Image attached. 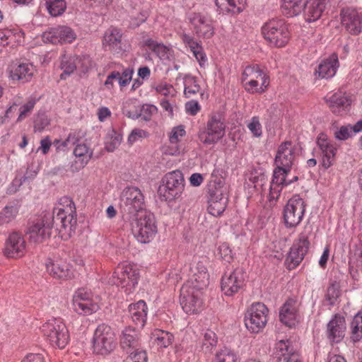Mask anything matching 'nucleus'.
I'll use <instances>...</instances> for the list:
<instances>
[{
    "instance_id": "nucleus-1",
    "label": "nucleus",
    "mask_w": 362,
    "mask_h": 362,
    "mask_svg": "<svg viewBox=\"0 0 362 362\" xmlns=\"http://www.w3.org/2000/svg\"><path fill=\"white\" fill-rule=\"evenodd\" d=\"M51 216L52 227L55 228L62 235L71 236L74 233L77 223L75 204L68 197L61 198L52 212H47Z\"/></svg>"
},
{
    "instance_id": "nucleus-2",
    "label": "nucleus",
    "mask_w": 362,
    "mask_h": 362,
    "mask_svg": "<svg viewBox=\"0 0 362 362\" xmlns=\"http://www.w3.org/2000/svg\"><path fill=\"white\" fill-rule=\"evenodd\" d=\"M120 209L124 221L139 216L144 207V197L141 191L136 187H127L120 198Z\"/></svg>"
},
{
    "instance_id": "nucleus-3",
    "label": "nucleus",
    "mask_w": 362,
    "mask_h": 362,
    "mask_svg": "<svg viewBox=\"0 0 362 362\" xmlns=\"http://www.w3.org/2000/svg\"><path fill=\"white\" fill-rule=\"evenodd\" d=\"M125 222L129 223L135 238L141 243H149L157 233V226L153 214L145 211Z\"/></svg>"
},
{
    "instance_id": "nucleus-4",
    "label": "nucleus",
    "mask_w": 362,
    "mask_h": 362,
    "mask_svg": "<svg viewBox=\"0 0 362 362\" xmlns=\"http://www.w3.org/2000/svg\"><path fill=\"white\" fill-rule=\"evenodd\" d=\"M185 188V180L182 173L176 170L168 173L162 179L158 194L161 200L173 201L180 197Z\"/></svg>"
},
{
    "instance_id": "nucleus-5",
    "label": "nucleus",
    "mask_w": 362,
    "mask_h": 362,
    "mask_svg": "<svg viewBox=\"0 0 362 362\" xmlns=\"http://www.w3.org/2000/svg\"><path fill=\"white\" fill-rule=\"evenodd\" d=\"M41 331L53 347L64 349L69 341V333L60 318H52L41 327Z\"/></svg>"
},
{
    "instance_id": "nucleus-6",
    "label": "nucleus",
    "mask_w": 362,
    "mask_h": 362,
    "mask_svg": "<svg viewBox=\"0 0 362 362\" xmlns=\"http://www.w3.org/2000/svg\"><path fill=\"white\" fill-rule=\"evenodd\" d=\"M262 33L271 46L284 47L289 40L288 26L283 19L269 20L262 26Z\"/></svg>"
},
{
    "instance_id": "nucleus-7",
    "label": "nucleus",
    "mask_w": 362,
    "mask_h": 362,
    "mask_svg": "<svg viewBox=\"0 0 362 362\" xmlns=\"http://www.w3.org/2000/svg\"><path fill=\"white\" fill-rule=\"evenodd\" d=\"M115 346V334L112 327L105 323L98 325L93 338V351L97 354L107 355Z\"/></svg>"
},
{
    "instance_id": "nucleus-8",
    "label": "nucleus",
    "mask_w": 362,
    "mask_h": 362,
    "mask_svg": "<svg viewBox=\"0 0 362 362\" xmlns=\"http://www.w3.org/2000/svg\"><path fill=\"white\" fill-rule=\"evenodd\" d=\"M305 207V202L299 194H294L288 199L283 211L286 228H296L300 223L304 217Z\"/></svg>"
},
{
    "instance_id": "nucleus-9",
    "label": "nucleus",
    "mask_w": 362,
    "mask_h": 362,
    "mask_svg": "<svg viewBox=\"0 0 362 362\" xmlns=\"http://www.w3.org/2000/svg\"><path fill=\"white\" fill-rule=\"evenodd\" d=\"M139 272L138 269L129 264L119 266L110 278V283L125 288L124 292L130 293L134 291L138 284Z\"/></svg>"
},
{
    "instance_id": "nucleus-10",
    "label": "nucleus",
    "mask_w": 362,
    "mask_h": 362,
    "mask_svg": "<svg viewBox=\"0 0 362 362\" xmlns=\"http://www.w3.org/2000/svg\"><path fill=\"white\" fill-rule=\"evenodd\" d=\"M226 126L218 114L210 116L206 127L199 132V140L206 145L217 143L225 135Z\"/></svg>"
},
{
    "instance_id": "nucleus-11",
    "label": "nucleus",
    "mask_w": 362,
    "mask_h": 362,
    "mask_svg": "<svg viewBox=\"0 0 362 362\" xmlns=\"http://www.w3.org/2000/svg\"><path fill=\"white\" fill-rule=\"evenodd\" d=\"M268 308L262 303H255L247 309L245 317L247 329L252 333H259L267 322Z\"/></svg>"
},
{
    "instance_id": "nucleus-12",
    "label": "nucleus",
    "mask_w": 362,
    "mask_h": 362,
    "mask_svg": "<svg viewBox=\"0 0 362 362\" xmlns=\"http://www.w3.org/2000/svg\"><path fill=\"white\" fill-rule=\"evenodd\" d=\"M295 148L291 141H285L281 143L278 147L276 154L274 158L276 168L274 170L273 175L278 182L276 176L289 173L291 166L295 158Z\"/></svg>"
},
{
    "instance_id": "nucleus-13",
    "label": "nucleus",
    "mask_w": 362,
    "mask_h": 362,
    "mask_svg": "<svg viewBox=\"0 0 362 362\" xmlns=\"http://www.w3.org/2000/svg\"><path fill=\"white\" fill-rule=\"evenodd\" d=\"M246 277V272L242 267L226 272L221 281L222 292L228 296L237 293L245 286Z\"/></svg>"
},
{
    "instance_id": "nucleus-14",
    "label": "nucleus",
    "mask_w": 362,
    "mask_h": 362,
    "mask_svg": "<svg viewBox=\"0 0 362 362\" xmlns=\"http://www.w3.org/2000/svg\"><path fill=\"white\" fill-rule=\"evenodd\" d=\"M208 211L214 216H221L227 205V198L223 197V182L218 180L208 187Z\"/></svg>"
},
{
    "instance_id": "nucleus-15",
    "label": "nucleus",
    "mask_w": 362,
    "mask_h": 362,
    "mask_svg": "<svg viewBox=\"0 0 362 362\" xmlns=\"http://www.w3.org/2000/svg\"><path fill=\"white\" fill-rule=\"evenodd\" d=\"M309 246L308 235L305 233H300L286 259V264L289 270L295 269L303 261Z\"/></svg>"
},
{
    "instance_id": "nucleus-16",
    "label": "nucleus",
    "mask_w": 362,
    "mask_h": 362,
    "mask_svg": "<svg viewBox=\"0 0 362 362\" xmlns=\"http://www.w3.org/2000/svg\"><path fill=\"white\" fill-rule=\"evenodd\" d=\"M318 151L314 149V156H321V165L325 169L332 166L336 160L337 148L328 140L325 134L321 133L316 139Z\"/></svg>"
},
{
    "instance_id": "nucleus-17",
    "label": "nucleus",
    "mask_w": 362,
    "mask_h": 362,
    "mask_svg": "<svg viewBox=\"0 0 362 362\" xmlns=\"http://www.w3.org/2000/svg\"><path fill=\"white\" fill-rule=\"evenodd\" d=\"M201 290L192 286L181 288L180 302L186 313L194 314L199 312L202 305Z\"/></svg>"
},
{
    "instance_id": "nucleus-18",
    "label": "nucleus",
    "mask_w": 362,
    "mask_h": 362,
    "mask_svg": "<svg viewBox=\"0 0 362 362\" xmlns=\"http://www.w3.org/2000/svg\"><path fill=\"white\" fill-rule=\"evenodd\" d=\"M51 216L47 212L42 217L33 224L28 230L29 238L34 243H41L49 238L52 233Z\"/></svg>"
},
{
    "instance_id": "nucleus-19",
    "label": "nucleus",
    "mask_w": 362,
    "mask_h": 362,
    "mask_svg": "<svg viewBox=\"0 0 362 362\" xmlns=\"http://www.w3.org/2000/svg\"><path fill=\"white\" fill-rule=\"evenodd\" d=\"M91 293L84 288L78 289L73 298L74 310L79 315H88L96 312L99 307L93 303Z\"/></svg>"
},
{
    "instance_id": "nucleus-20",
    "label": "nucleus",
    "mask_w": 362,
    "mask_h": 362,
    "mask_svg": "<svg viewBox=\"0 0 362 362\" xmlns=\"http://www.w3.org/2000/svg\"><path fill=\"white\" fill-rule=\"evenodd\" d=\"M76 37V35L74 31L71 28L65 25L52 28L42 35L43 41L52 44L71 43Z\"/></svg>"
},
{
    "instance_id": "nucleus-21",
    "label": "nucleus",
    "mask_w": 362,
    "mask_h": 362,
    "mask_svg": "<svg viewBox=\"0 0 362 362\" xmlns=\"http://www.w3.org/2000/svg\"><path fill=\"white\" fill-rule=\"evenodd\" d=\"M341 24L351 35L362 32V15L352 8H345L340 13Z\"/></svg>"
},
{
    "instance_id": "nucleus-22",
    "label": "nucleus",
    "mask_w": 362,
    "mask_h": 362,
    "mask_svg": "<svg viewBox=\"0 0 362 362\" xmlns=\"http://www.w3.org/2000/svg\"><path fill=\"white\" fill-rule=\"evenodd\" d=\"M332 0H310L303 9L305 19L308 22H315L331 6Z\"/></svg>"
},
{
    "instance_id": "nucleus-23",
    "label": "nucleus",
    "mask_w": 362,
    "mask_h": 362,
    "mask_svg": "<svg viewBox=\"0 0 362 362\" xmlns=\"http://www.w3.org/2000/svg\"><path fill=\"white\" fill-rule=\"evenodd\" d=\"M189 21L199 36L209 39L214 35V31L211 21L205 16L200 13H193L190 14Z\"/></svg>"
},
{
    "instance_id": "nucleus-24",
    "label": "nucleus",
    "mask_w": 362,
    "mask_h": 362,
    "mask_svg": "<svg viewBox=\"0 0 362 362\" xmlns=\"http://www.w3.org/2000/svg\"><path fill=\"white\" fill-rule=\"evenodd\" d=\"M346 322L344 317L335 315L327 324V335L329 341L340 342L345 336Z\"/></svg>"
},
{
    "instance_id": "nucleus-25",
    "label": "nucleus",
    "mask_w": 362,
    "mask_h": 362,
    "mask_svg": "<svg viewBox=\"0 0 362 362\" xmlns=\"http://www.w3.org/2000/svg\"><path fill=\"white\" fill-rule=\"evenodd\" d=\"M189 278L192 287L202 290L208 286L209 274L205 264L202 261H199L191 266Z\"/></svg>"
},
{
    "instance_id": "nucleus-26",
    "label": "nucleus",
    "mask_w": 362,
    "mask_h": 362,
    "mask_svg": "<svg viewBox=\"0 0 362 362\" xmlns=\"http://www.w3.org/2000/svg\"><path fill=\"white\" fill-rule=\"evenodd\" d=\"M279 318L282 323L289 327H294L299 321V314L297 302L293 299H288L285 302L279 311Z\"/></svg>"
},
{
    "instance_id": "nucleus-27",
    "label": "nucleus",
    "mask_w": 362,
    "mask_h": 362,
    "mask_svg": "<svg viewBox=\"0 0 362 362\" xmlns=\"http://www.w3.org/2000/svg\"><path fill=\"white\" fill-rule=\"evenodd\" d=\"M139 333L134 327H127L122 331L120 335V346L122 349L129 353L131 351L139 349Z\"/></svg>"
},
{
    "instance_id": "nucleus-28",
    "label": "nucleus",
    "mask_w": 362,
    "mask_h": 362,
    "mask_svg": "<svg viewBox=\"0 0 362 362\" xmlns=\"http://www.w3.org/2000/svg\"><path fill=\"white\" fill-rule=\"evenodd\" d=\"M45 267L47 272L56 279L66 280L72 275L69 264L64 262L48 259Z\"/></svg>"
},
{
    "instance_id": "nucleus-29",
    "label": "nucleus",
    "mask_w": 362,
    "mask_h": 362,
    "mask_svg": "<svg viewBox=\"0 0 362 362\" xmlns=\"http://www.w3.org/2000/svg\"><path fill=\"white\" fill-rule=\"evenodd\" d=\"M25 250V240L22 235L14 231L11 233L6 242L4 254L8 257H16L21 256Z\"/></svg>"
},
{
    "instance_id": "nucleus-30",
    "label": "nucleus",
    "mask_w": 362,
    "mask_h": 362,
    "mask_svg": "<svg viewBox=\"0 0 362 362\" xmlns=\"http://www.w3.org/2000/svg\"><path fill=\"white\" fill-rule=\"evenodd\" d=\"M339 67V60L337 55L332 54L327 59L323 60L315 70V74L320 78H331L337 72Z\"/></svg>"
},
{
    "instance_id": "nucleus-31",
    "label": "nucleus",
    "mask_w": 362,
    "mask_h": 362,
    "mask_svg": "<svg viewBox=\"0 0 362 362\" xmlns=\"http://www.w3.org/2000/svg\"><path fill=\"white\" fill-rule=\"evenodd\" d=\"M129 316L132 321L141 327L145 325L148 308L146 302L140 300L135 303H132L128 308Z\"/></svg>"
},
{
    "instance_id": "nucleus-32",
    "label": "nucleus",
    "mask_w": 362,
    "mask_h": 362,
    "mask_svg": "<svg viewBox=\"0 0 362 362\" xmlns=\"http://www.w3.org/2000/svg\"><path fill=\"white\" fill-rule=\"evenodd\" d=\"M288 173H285L279 176L278 182H276L274 178V175L272 177V180L271 182L270 188H269V201H276L281 194V192L284 186H288L292 184L294 182H296L298 180V176H294L292 179H287L286 177Z\"/></svg>"
},
{
    "instance_id": "nucleus-33",
    "label": "nucleus",
    "mask_w": 362,
    "mask_h": 362,
    "mask_svg": "<svg viewBox=\"0 0 362 362\" xmlns=\"http://www.w3.org/2000/svg\"><path fill=\"white\" fill-rule=\"evenodd\" d=\"M247 0H215L219 13L238 14L245 8Z\"/></svg>"
},
{
    "instance_id": "nucleus-34",
    "label": "nucleus",
    "mask_w": 362,
    "mask_h": 362,
    "mask_svg": "<svg viewBox=\"0 0 362 362\" xmlns=\"http://www.w3.org/2000/svg\"><path fill=\"white\" fill-rule=\"evenodd\" d=\"M33 75V66L27 63L12 66L10 70L11 78L13 81H19L23 83L29 81Z\"/></svg>"
},
{
    "instance_id": "nucleus-35",
    "label": "nucleus",
    "mask_w": 362,
    "mask_h": 362,
    "mask_svg": "<svg viewBox=\"0 0 362 362\" xmlns=\"http://www.w3.org/2000/svg\"><path fill=\"white\" fill-rule=\"evenodd\" d=\"M122 34L116 28H110L103 38V45L112 52H119L122 50Z\"/></svg>"
},
{
    "instance_id": "nucleus-36",
    "label": "nucleus",
    "mask_w": 362,
    "mask_h": 362,
    "mask_svg": "<svg viewBox=\"0 0 362 362\" xmlns=\"http://www.w3.org/2000/svg\"><path fill=\"white\" fill-rule=\"evenodd\" d=\"M276 353L283 356L285 362H300L297 356L293 353V349L291 347V342L288 339L280 340L275 345Z\"/></svg>"
},
{
    "instance_id": "nucleus-37",
    "label": "nucleus",
    "mask_w": 362,
    "mask_h": 362,
    "mask_svg": "<svg viewBox=\"0 0 362 362\" xmlns=\"http://www.w3.org/2000/svg\"><path fill=\"white\" fill-rule=\"evenodd\" d=\"M307 0H282L281 9L284 15L292 17L303 11Z\"/></svg>"
},
{
    "instance_id": "nucleus-38",
    "label": "nucleus",
    "mask_w": 362,
    "mask_h": 362,
    "mask_svg": "<svg viewBox=\"0 0 362 362\" xmlns=\"http://www.w3.org/2000/svg\"><path fill=\"white\" fill-rule=\"evenodd\" d=\"M329 107L334 114L340 115L350 105L348 98L341 93H334L327 100Z\"/></svg>"
},
{
    "instance_id": "nucleus-39",
    "label": "nucleus",
    "mask_w": 362,
    "mask_h": 362,
    "mask_svg": "<svg viewBox=\"0 0 362 362\" xmlns=\"http://www.w3.org/2000/svg\"><path fill=\"white\" fill-rule=\"evenodd\" d=\"M74 154L78 160L75 163L78 165V168H83L90 159L93 152L85 144H77L74 150Z\"/></svg>"
},
{
    "instance_id": "nucleus-40",
    "label": "nucleus",
    "mask_w": 362,
    "mask_h": 362,
    "mask_svg": "<svg viewBox=\"0 0 362 362\" xmlns=\"http://www.w3.org/2000/svg\"><path fill=\"white\" fill-rule=\"evenodd\" d=\"M152 339L153 343L157 345L158 348H167L169 346L173 339V335L166 331L157 329L152 333Z\"/></svg>"
},
{
    "instance_id": "nucleus-41",
    "label": "nucleus",
    "mask_w": 362,
    "mask_h": 362,
    "mask_svg": "<svg viewBox=\"0 0 362 362\" xmlns=\"http://www.w3.org/2000/svg\"><path fill=\"white\" fill-rule=\"evenodd\" d=\"M144 45L152 50L161 60L169 59V49L163 43H159L151 38L144 41Z\"/></svg>"
},
{
    "instance_id": "nucleus-42",
    "label": "nucleus",
    "mask_w": 362,
    "mask_h": 362,
    "mask_svg": "<svg viewBox=\"0 0 362 362\" xmlns=\"http://www.w3.org/2000/svg\"><path fill=\"white\" fill-rule=\"evenodd\" d=\"M45 6L52 16H61L66 10V4L64 0H45Z\"/></svg>"
},
{
    "instance_id": "nucleus-43",
    "label": "nucleus",
    "mask_w": 362,
    "mask_h": 362,
    "mask_svg": "<svg viewBox=\"0 0 362 362\" xmlns=\"http://www.w3.org/2000/svg\"><path fill=\"white\" fill-rule=\"evenodd\" d=\"M351 339L354 342L359 341L362 338V312L358 313L351 322Z\"/></svg>"
},
{
    "instance_id": "nucleus-44",
    "label": "nucleus",
    "mask_w": 362,
    "mask_h": 362,
    "mask_svg": "<svg viewBox=\"0 0 362 362\" xmlns=\"http://www.w3.org/2000/svg\"><path fill=\"white\" fill-rule=\"evenodd\" d=\"M217 342L216 333L211 329H207L203 334L202 349L206 353H211L216 346Z\"/></svg>"
},
{
    "instance_id": "nucleus-45",
    "label": "nucleus",
    "mask_w": 362,
    "mask_h": 362,
    "mask_svg": "<svg viewBox=\"0 0 362 362\" xmlns=\"http://www.w3.org/2000/svg\"><path fill=\"white\" fill-rule=\"evenodd\" d=\"M81 59L64 57L61 62V69L63 70V73L60 76V78L64 80L66 79L71 74H72L76 69L77 64L76 61L79 63Z\"/></svg>"
},
{
    "instance_id": "nucleus-46",
    "label": "nucleus",
    "mask_w": 362,
    "mask_h": 362,
    "mask_svg": "<svg viewBox=\"0 0 362 362\" xmlns=\"http://www.w3.org/2000/svg\"><path fill=\"white\" fill-rule=\"evenodd\" d=\"M18 214V207L16 204H9L0 211V218L4 224L9 223L13 221Z\"/></svg>"
},
{
    "instance_id": "nucleus-47",
    "label": "nucleus",
    "mask_w": 362,
    "mask_h": 362,
    "mask_svg": "<svg viewBox=\"0 0 362 362\" xmlns=\"http://www.w3.org/2000/svg\"><path fill=\"white\" fill-rule=\"evenodd\" d=\"M184 83V94L187 98H190L200 91V86L198 84L197 78L194 76H185Z\"/></svg>"
},
{
    "instance_id": "nucleus-48",
    "label": "nucleus",
    "mask_w": 362,
    "mask_h": 362,
    "mask_svg": "<svg viewBox=\"0 0 362 362\" xmlns=\"http://www.w3.org/2000/svg\"><path fill=\"white\" fill-rule=\"evenodd\" d=\"M238 357L233 351L224 347L216 354L213 362H238Z\"/></svg>"
},
{
    "instance_id": "nucleus-49",
    "label": "nucleus",
    "mask_w": 362,
    "mask_h": 362,
    "mask_svg": "<svg viewBox=\"0 0 362 362\" xmlns=\"http://www.w3.org/2000/svg\"><path fill=\"white\" fill-rule=\"evenodd\" d=\"M106 148L108 151H113L121 143L122 135L114 129L110 130L107 134Z\"/></svg>"
},
{
    "instance_id": "nucleus-50",
    "label": "nucleus",
    "mask_w": 362,
    "mask_h": 362,
    "mask_svg": "<svg viewBox=\"0 0 362 362\" xmlns=\"http://www.w3.org/2000/svg\"><path fill=\"white\" fill-rule=\"evenodd\" d=\"M341 293L339 286L337 282H332L329 284L325 294V300L330 305H334Z\"/></svg>"
},
{
    "instance_id": "nucleus-51",
    "label": "nucleus",
    "mask_w": 362,
    "mask_h": 362,
    "mask_svg": "<svg viewBox=\"0 0 362 362\" xmlns=\"http://www.w3.org/2000/svg\"><path fill=\"white\" fill-rule=\"evenodd\" d=\"M157 107L153 105H144L141 108V113L136 118L140 117L141 119L148 122L151 120L152 115L157 112Z\"/></svg>"
},
{
    "instance_id": "nucleus-52",
    "label": "nucleus",
    "mask_w": 362,
    "mask_h": 362,
    "mask_svg": "<svg viewBox=\"0 0 362 362\" xmlns=\"http://www.w3.org/2000/svg\"><path fill=\"white\" fill-rule=\"evenodd\" d=\"M185 134L186 132L183 125L174 127L169 135V141L170 144H177L180 141V139L185 135Z\"/></svg>"
},
{
    "instance_id": "nucleus-53",
    "label": "nucleus",
    "mask_w": 362,
    "mask_h": 362,
    "mask_svg": "<svg viewBox=\"0 0 362 362\" xmlns=\"http://www.w3.org/2000/svg\"><path fill=\"white\" fill-rule=\"evenodd\" d=\"M35 105V100H30L19 108V115L17 122H21L29 114L31 113Z\"/></svg>"
},
{
    "instance_id": "nucleus-54",
    "label": "nucleus",
    "mask_w": 362,
    "mask_h": 362,
    "mask_svg": "<svg viewBox=\"0 0 362 362\" xmlns=\"http://www.w3.org/2000/svg\"><path fill=\"white\" fill-rule=\"evenodd\" d=\"M245 89L247 92L250 93H262L264 91V89L262 87H258L259 82L257 80H245L241 81Z\"/></svg>"
},
{
    "instance_id": "nucleus-55",
    "label": "nucleus",
    "mask_w": 362,
    "mask_h": 362,
    "mask_svg": "<svg viewBox=\"0 0 362 362\" xmlns=\"http://www.w3.org/2000/svg\"><path fill=\"white\" fill-rule=\"evenodd\" d=\"M49 124V120L47 117L43 113H39L34 122V130L35 132H41Z\"/></svg>"
},
{
    "instance_id": "nucleus-56",
    "label": "nucleus",
    "mask_w": 362,
    "mask_h": 362,
    "mask_svg": "<svg viewBox=\"0 0 362 362\" xmlns=\"http://www.w3.org/2000/svg\"><path fill=\"white\" fill-rule=\"evenodd\" d=\"M127 354L129 355L128 362H147L146 351L140 350V349Z\"/></svg>"
},
{
    "instance_id": "nucleus-57",
    "label": "nucleus",
    "mask_w": 362,
    "mask_h": 362,
    "mask_svg": "<svg viewBox=\"0 0 362 362\" xmlns=\"http://www.w3.org/2000/svg\"><path fill=\"white\" fill-rule=\"evenodd\" d=\"M247 128L256 137L260 136L262 134V125L257 117H253L251 119V121L247 124Z\"/></svg>"
},
{
    "instance_id": "nucleus-58",
    "label": "nucleus",
    "mask_w": 362,
    "mask_h": 362,
    "mask_svg": "<svg viewBox=\"0 0 362 362\" xmlns=\"http://www.w3.org/2000/svg\"><path fill=\"white\" fill-rule=\"evenodd\" d=\"M218 255L221 258L230 262L233 259V252L229 245L226 243H222L218 247Z\"/></svg>"
},
{
    "instance_id": "nucleus-59",
    "label": "nucleus",
    "mask_w": 362,
    "mask_h": 362,
    "mask_svg": "<svg viewBox=\"0 0 362 362\" xmlns=\"http://www.w3.org/2000/svg\"><path fill=\"white\" fill-rule=\"evenodd\" d=\"M148 136V133L141 129H134L132 131L131 134L128 137V143L130 144H134L138 139L142 138H146Z\"/></svg>"
},
{
    "instance_id": "nucleus-60",
    "label": "nucleus",
    "mask_w": 362,
    "mask_h": 362,
    "mask_svg": "<svg viewBox=\"0 0 362 362\" xmlns=\"http://www.w3.org/2000/svg\"><path fill=\"white\" fill-rule=\"evenodd\" d=\"M80 136L79 133L72 132L69 133L67 138L62 142L61 146L63 147H69V146H76L79 144Z\"/></svg>"
},
{
    "instance_id": "nucleus-61",
    "label": "nucleus",
    "mask_w": 362,
    "mask_h": 362,
    "mask_svg": "<svg viewBox=\"0 0 362 362\" xmlns=\"http://www.w3.org/2000/svg\"><path fill=\"white\" fill-rule=\"evenodd\" d=\"M133 70L131 69H125L122 74L119 72L118 83L121 87L126 86L132 80Z\"/></svg>"
},
{
    "instance_id": "nucleus-62",
    "label": "nucleus",
    "mask_w": 362,
    "mask_h": 362,
    "mask_svg": "<svg viewBox=\"0 0 362 362\" xmlns=\"http://www.w3.org/2000/svg\"><path fill=\"white\" fill-rule=\"evenodd\" d=\"M354 133L351 127L342 126L335 132V137L339 140H346Z\"/></svg>"
},
{
    "instance_id": "nucleus-63",
    "label": "nucleus",
    "mask_w": 362,
    "mask_h": 362,
    "mask_svg": "<svg viewBox=\"0 0 362 362\" xmlns=\"http://www.w3.org/2000/svg\"><path fill=\"white\" fill-rule=\"evenodd\" d=\"M185 110L189 115H196L200 110V105L197 100H190L185 104Z\"/></svg>"
},
{
    "instance_id": "nucleus-64",
    "label": "nucleus",
    "mask_w": 362,
    "mask_h": 362,
    "mask_svg": "<svg viewBox=\"0 0 362 362\" xmlns=\"http://www.w3.org/2000/svg\"><path fill=\"white\" fill-rule=\"evenodd\" d=\"M22 362H45L44 356L40 354H29Z\"/></svg>"
}]
</instances>
